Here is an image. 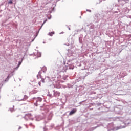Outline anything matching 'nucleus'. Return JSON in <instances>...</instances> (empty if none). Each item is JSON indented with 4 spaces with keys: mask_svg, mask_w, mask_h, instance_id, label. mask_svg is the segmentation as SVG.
Returning a JSON list of instances; mask_svg holds the SVG:
<instances>
[{
    "mask_svg": "<svg viewBox=\"0 0 131 131\" xmlns=\"http://www.w3.org/2000/svg\"><path fill=\"white\" fill-rule=\"evenodd\" d=\"M76 111H77V110L76 108L72 109L71 111L70 112L69 115H73L74 113H76Z\"/></svg>",
    "mask_w": 131,
    "mask_h": 131,
    "instance_id": "f257e3e1",
    "label": "nucleus"
},
{
    "mask_svg": "<svg viewBox=\"0 0 131 131\" xmlns=\"http://www.w3.org/2000/svg\"><path fill=\"white\" fill-rule=\"evenodd\" d=\"M54 95L55 96V97H59V96H60V92H59L58 91H55Z\"/></svg>",
    "mask_w": 131,
    "mask_h": 131,
    "instance_id": "f03ea898",
    "label": "nucleus"
},
{
    "mask_svg": "<svg viewBox=\"0 0 131 131\" xmlns=\"http://www.w3.org/2000/svg\"><path fill=\"white\" fill-rule=\"evenodd\" d=\"M41 101H42V99H41V98H40V97H38L37 98V100L36 102H41Z\"/></svg>",
    "mask_w": 131,
    "mask_h": 131,
    "instance_id": "7ed1b4c3",
    "label": "nucleus"
},
{
    "mask_svg": "<svg viewBox=\"0 0 131 131\" xmlns=\"http://www.w3.org/2000/svg\"><path fill=\"white\" fill-rule=\"evenodd\" d=\"M36 93H37V90H36V89H34L32 91V94H36Z\"/></svg>",
    "mask_w": 131,
    "mask_h": 131,
    "instance_id": "20e7f679",
    "label": "nucleus"
},
{
    "mask_svg": "<svg viewBox=\"0 0 131 131\" xmlns=\"http://www.w3.org/2000/svg\"><path fill=\"white\" fill-rule=\"evenodd\" d=\"M53 34H55L54 32H51L49 33V35H50V36H53Z\"/></svg>",
    "mask_w": 131,
    "mask_h": 131,
    "instance_id": "39448f33",
    "label": "nucleus"
},
{
    "mask_svg": "<svg viewBox=\"0 0 131 131\" xmlns=\"http://www.w3.org/2000/svg\"><path fill=\"white\" fill-rule=\"evenodd\" d=\"M27 99H28V96L27 95H25L24 96V98L23 99V101H25V100H27Z\"/></svg>",
    "mask_w": 131,
    "mask_h": 131,
    "instance_id": "423d86ee",
    "label": "nucleus"
},
{
    "mask_svg": "<svg viewBox=\"0 0 131 131\" xmlns=\"http://www.w3.org/2000/svg\"><path fill=\"white\" fill-rule=\"evenodd\" d=\"M38 76H40V78H41V75H40V72H39L38 75H37V77L38 78Z\"/></svg>",
    "mask_w": 131,
    "mask_h": 131,
    "instance_id": "0eeeda50",
    "label": "nucleus"
},
{
    "mask_svg": "<svg viewBox=\"0 0 131 131\" xmlns=\"http://www.w3.org/2000/svg\"><path fill=\"white\" fill-rule=\"evenodd\" d=\"M8 4H13V0H10Z\"/></svg>",
    "mask_w": 131,
    "mask_h": 131,
    "instance_id": "6e6552de",
    "label": "nucleus"
},
{
    "mask_svg": "<svg viewBox=\"0 0 131 131\" xmlns=\"http://www.w3.org/2000/svg\"><path fill=\"white\" fill-rule=\"evenodd\" d=\"M41 82H43V83H45V79L42 78L41 79V80L40 81Z\"/></svg>",
    "mask_w": 131,
    "mask_h": 131,
    "instance_id": "1a4fd4ad",
    "label": "nucleus"
},
{
    "mask_svg": "<svg viewBox=\"0 0 131 131\" xmlns=\"http://www.w3.org/2000/svg\"><path fill=\"white\" fill-rule=\"evenodd\" d=\"M38 84H39V86H41V81L39 82Z\"/></svg>",
    "mask_w": 131,
    "mask_h": 131,
    "instance_id": "9d476101",
    "label": "nucleus"
},
{
    "mask_svg": "<svg viewBox=\"0 0 131 131\" xmlns=\"http://www.w3.org/2000/svg\"><path fill=\"white\" fill-rule=\"evenodd\" d=\"M34 105H35V106H38V105H37V102L36 103H34Z\"/></svg>",
    "mask_w": 131,
    "mask_h": 131,
    "instance_id": "9b49d317",
    "label": "nucleus"
},
{
    "mask_svg": "<svg viewBox=\"0 0 131 131\" xmlns=\"http://www.w3.org/2000/svg\"><path fill=\"white\" fill-rule=\"evenodd\" d=\"M20 65H21V62H19V63H18V67L20 66Z\"/></svg>",
    "mask_w": 131,
    "mask_h": 131,
    "instance_id": "f8f14e48",
    "label": "nucleus"
},
{
    "mask_svg": "<svg viewBox=\"0 0 131 131\" xmlns=\"http://www.w3.org/2000/svg\"><path fill=\"white\" fill-rule=\"evenodd\" d=\"M21 128H22V127H19L18 129H21Z\"/></svg>",
    "mask_w": 131,
    "mask_h": 131,
    "instance_id": "ddd939ff",
    "label": "nucleus"
},
{
    "mask_svg": "<svg viewBox=\"0 0 131 131\" xmlns=\"http://www.w3.org/2000/svg\"><path fill=\"white\" fill-rule=\"evenodd\" d=\"M45 23H46V21H44L43 24H45Z\"/></svg>",
    "mask_w": 131,
    "mask_h": 131,
    "instance_id": "4468645a",
    "label": "nucleus"
}]
</instances>
